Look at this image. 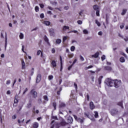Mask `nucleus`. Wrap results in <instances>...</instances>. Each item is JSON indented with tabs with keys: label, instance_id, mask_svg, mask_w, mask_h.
<instances>
[{
	"label": "nucleus",
	"instance_id": "393cba45",
	"mask_svg": "<svg viewBox=\"0 0 128 128\" xmlns=\"http://www.w3.org/2000/svg\"><path fill=\"white\" fill-rule=\"evenodd\" d=\"M60 42H62V40L57 39L56 40V44H60Z\"/></svg>",
	"mask_w": 128,
	"mask_h": 128
},
{
	"label": "nucleus",
	"instance_id": "7c9ffc66",
	"mask_svg": "<svg viewBox=\"0 0 128 128\" xmlns=\"http://www.w3.org/2000/svg\"><path fill=\"white\" fill-rule=\"evenodd\" d=\"M52 105L54 108V110H56V102H53Z\"/></svg>",
	"mask_w": 128,
	"mask_h": 128
},
{
	"label": "nucleus",
	"instance_id": "2eb2a0df",
	"mask_svg": "<svg viewBox=\"0 0 128 128\" xmlns=\"http://www.w3.org/2000/svg\"><path fill=\"white\" fill-rule=\"evenodd\" d=\"M32 127L34 128H38V123L37 122H34L33 124Z\"/></svg>",
	"mask_w": 128,
	"mask_h": 128
},
{
	"label": "nucleus",
	"instance_id": "052dcab7",
	"mask_svg": "<svg viewBox=\"0 0 128 128\" xmlns=\"http://www.w3.org/2000/svg\"><path fill=\"white\" fill-rule=\"evenodd\" d=\"M98 34V36H102V32H99Z\"/></svg>",
	"mask_w": 128,
	"mask_h": 128
},
{
	"label": "nucleus",
	"instance_id": "864d4df0",
	"mask_svg": "<svg viewBox=\"0 0 128 128\" xmlns=\"http://www.w3.org/2000/svg\"><path fill=\"white\" fill-rule=\"evenodd\" d=\"M52 54H54V52H56V50L54 49V48H52Z\"/></svg>",
	"mask_w": 128,
	"mask_h": 128
},
{
	"label": "nucleus",
	"instance_id": "5701e85b",
	"mask_svg": "<svg viewBox=\"0 0 128 128\" xmlns=\"http://www.w3.org/2000/svg\"><path fill=\"white\" fill-rule=\"evenodd\" d=\"M94 118H98V112L96 111L94 112Z\"/></svg>",
	"mask_w": 128,
	"mask_h": 128
},
{
	"label": "nucleus",
	"instance_id": "4468645a",
	"mask_svg": "<svg viewBox=\"0 0 128 128\" xmlns=\"http://www.w3.org/2000/svg\"><path fill=\"white\" fill-rule=\"evenodd\" d=\"M99 55H100V53H98V52H97L94 55H92V57L96 58H98Z\"/></svg>",
	"mask_w": 128,
	"mask_h": 128
},
{
	"label": "nucleus",
	"instance_id": "603ef678",
	"mask_svg": "<svg viewBox=\"0 0 128 128\" xmlns=\"http://www.w3.org/2000/svg\"><path fill=\"white\" fill-rule=\"evenodd\" d=\"M40 52H42V51L40 50H39L37 52V56H40Z\"/></svg>",
	"mask_w": 128,
	"mask_h": 128
},
{
	"label": "nucleus",
	"instance_id": "de8ad7c7",
	"mask_svg": "<svg viewBox=\"0 0 128 128\" xmlns=\"http://www.w3.org/2000/svg\"><path fill=\"white\" fill-rule=\"evenodd\" d=\"M80 60L82 62H84V57H82V56H80Z\"/></svg>",
	"mask_w": 128,
	"mask_h": 128
},
{
	"label": "nucleus",
	"instance_id": "412c9836",
	"mask_svg": "<svg viewBox=\"0 0 128 128\" xmlns=\"http://www.w3.org/2000/svg\"><path fill=\"white\" fill-rule=\"evenodd\" d=\"M122 101H121L120 102H118V106H121L122 108H124V106L122 105Z\"/></svg>",
	"mask_w": 128,
	"mask_h": 128
},
{
	"label": "nucleus",
	"instance_id": "473e14b6",
	"mask_svg": "<svg viewBox=\"0 0 128 128\" xmlns=\"http://www.w3.org/2000/svg\"><path fill=\"white\" fill-rule=\"evenodd\" d=\"M74 50H76V47H74V46H72L70 48V50L71 52H74Z\"/></svg>",
	"mask_w": 128,
	"mask_h": 128
},
{
	"label": "nucleus",
	"instance_id": "7ed1b4c3",
	"mask_svg": "<svg viewBox=\"0 0 128 128\" xmlns=\"http://www.w3.org/2000/svg\"><path fill=\"white\" fill-rule=\"evenodd\" d=\"M42 80V74H38L36 78V84H38Z\"/></svg>",
	"mask_w": 128,
	"mask_h": 128
},
{
	"label": "nucleus",
	"instance_id": "4c0bfd02",
	"mask_svg": "<svg viewBox=\"0 0 128 128\" xmlns=\"http://www.w3.org/2000/svg\"><path fill=\"white\" fill-rule=\"evenodd\" d=\"M101 60H102V62H104V60H106V56L103 55V56L101 57Z\"/></svg>",
	"mask_w": 128,
	"mask_h": 128
},
{
	"label": "nucleus",
	"instance_id": "423d86ee",
	"mask_svg": "<svg viewBox=\"0 0 128 128\" xmlns=\"http://www.w3.org/2000/svg\"><path fill=\"white\" fill-rule=\"evenodd\" d=\"M104 70H108V72H112V67L110 66H104Z\"/></svg>",
	"mask_w": 128,
	"mask_h": 128
},
{
	"label": "nucleus",
	"instance_id": "e433bc0d",
	"mask_svg": "<svg viewBox=\"0 0 128 128\" xmlns=\"http://www.w3.org/2000/svg\"><path fill=\"white\" fill-rule=\"evenodd\" d=\"M83 32L84 34H88V32L86 30H83Z\"/></svg>",
	"mask_w": 128,
	"mask_h": 128
},
{
	"label": "nucleus",
	"instance_id": "f257e3e1",
	"mask_svg": "<svg viewBox=\"0 0 128 128\" xmlns=\"http://www.w3.org/2000/svg\"><path fill=\"white\" fill-rule=\"evenodd\" d=\"M105 82L107 86H112L114 84L115 88H120V84H122L121 80H112L110 78L106 79Z\"/></svg>",
	"mask_w": 128,
	"mask_h": 128
},
{
	"label": "nucleus",
	"instance_id": "c9c22d12",
	"mask_svg": "<svg viewBox=\"0 0 128 128\" xmlns=\"http://www.w3.org/2000/svg\"><path fill=\"white\" fill-rule=\"evenodd\" d=\"M124 28V23H122V24L120 26V28L121 30H122V28Z\"/></svg>",
	"mask_w": 128,
	"mask_h": 128
},
{
	"label": "nucleus",
	"instance_id": "c85d7f7f",
	"mask_svg": "<svg viewBox=\"0 0 128 128\" xmlns=\"http://www.w3.org/2000/svg\"><path fill=\"white\" fill-rule=\"evenodd\" d=\"M69 29H70V27L66 26H64L63 30H69Z\"/></svg>",
	"mask_w": 128,
	"mask_h": 128
},
{
	"label": "nucleus",
	"instance_id": "4d7b16f0",
	"mask_svg": "<svg viewBox=\"0 0 128 128\" xmlns=\"http://www.w3.org/2000/svg\"><path fill=\"white\" fill-rule=\"evenodd\" d=\"M74 86L76 90H78V84H76V83H74Z\"/></svg>",
	"mask_w": 128,
	"mask_h": 128
},
{
	"label": "nucleus",
	"instance_id": "4be33fe9",
	"mask_svg": "<svg viewBox=\"0 0 128 128\" xmlns=\"http://www.w3.org/2000/svg\"><path fill=\"white\" fill-rule=\"evenodd\" d=\"M128 10H126V9H124L122 10V12L121 13L122 16H124V14H126V12Z\"/></svg>",
	"mask_w": 128,
	"mask_h": 128
},
{
	"label": "nucleus",
	"instance_id": "3c124183",
	"mask_svg": "<svg viewBox=\"0 0 128 128\" xmlns=\"http://www.w3.org/2000/svg\"><path fill=\"white\" fill-rule=\"evenodd\" d=\"M72 66H74V65L72 64L68 67V70H70V68H72Z\"/></svg>",
	"mask_w": 128,
	"mask_h": 128
},
{
	"label": "nucleus",
	"instance_id": "0eeeda50",
	"mask_svg": "<svg viewBox=\"0 0 128 128\" xmlns=\"http://www.w3.org/2000/svg\"><path fill=\"white\" fill-rule=\"evenodd\" d=\"M6 36H5V46L4 48L5 50H6V46H8V38L6 37Z\"/></svg>",
	"mask_w": 128,
	"mask_h": 128
},
{
	"label": "nucleus",
	"instance_id": "9d476101",
	"mask_svg": "<svg viewBox=\"0 0 128 128\" xmlns=\"http://www.w3.org/2000/svg\"><path fill=\"white\" fill-rule=\"evenodd\" d=\"M66 124H68V123L66 122L64 120H62L61 122L60 123V126H66Z\"/></svg>",
	"mask_w": 128,
	"mask_h": 128
},
{
	"label": "nucleus",
	"instance_id": "e2e57ef3",
	"mask_svg": "<svg viewBox=\"0 0 128 128\" xmlns=\"http://www.w3.org/2000/svg\"><path fill=\"white\" fill-rule=\"evenodd\" d=\"M26 92H28V88H26L25 90L23 92V94H26Z\"/></svg>",
	"mask_w": 128,
	"mask_h": 128
},
{
	"label": "nucleus",
	"instance_id": "bf43d9fd",
	"mask_svg": "<svg viewBox=\"0 0 128 128\" xmlns=\"http://www.w3.org/2000/svg\"><path fill=\"white\" fill-rule=\"evenodd\" d=\"M68 56L69 58H72V56H74V54H68Z\"/></svg>",
	"mask_w": 128,
	"mask_h": 128
},
{
	"label": "nucleus",
	"instance_id": "20e7f679",
	"mask_svg": "<svg viewBox=\"0 0 128 128\" xmlns=\"http://www.w3.org/2000/svg\"><path fill=\"white\" fill-rule=\"evenodd\" d=\"M30 94H32L33 98H36L38 96V92H36L34 91V90L33 89L30 91Z\"/></svg>",
	"mask_w": 128,
	"mask_h": 128
},
{
	"label": "nucleus",
	"instance_id": "bb28decb",
	"mask_svg": "<svg viewBox=\"0 0 128 128\" xmlns=\"http://www.w3.org/2000/svg\"><path fill=\"white\" fill-rule=\"evenodd\" d=\"M84 116L85 118H90V115L88 114H87L86 112L84 113Z\"/></svg>",
	"mask_w": 128,
	"mask_h": 128
},
{
	"label": "nucleus",
	"instance_id": "aec40b11",
	"mask_svg": "<svg viewBox=\"0 0 128 128\" xmlns=\"http://www.w3.org/2000/svg\"><path fill=\"white\" fill-rule=\"evenodd\" d=\"M49 32H50V36H54V32L53 28H50Z\"/></svg>",
	"mask_w": 128,
	"mask_h": 128
},
{
	"label": "nucleus",
	"instance_id": "f8f14e48",
	"mask_svg": "<svg viewBox=\"0 0 128 128\" xmlns=\"http://www.w3.org/2000/svg\"><path fill=\"white\" fill-rule=\"evenodd\" d=\"M54 127L56 128H60V123L56 122L54 124Z\"/></svg>",
	"mask_w": 128,
	"mask_h": 128
},
{
	"label": "nucleus",
	"instance_id": "338daca9",
	"mask_svg": "<svg viewBox=\"0 0 128 128\" xmlns=\"http://www.w3.org/2000/svg\"><path fill=\"white\" fill-rule=\"evenodd\" d=\"M7 94H10V90H8L6 92Z\"/></svg>",
	"mask_w": 128,
	"mask_h": 128
},
{
	"label": "nucleus",
	"instance_id": "a211bd4d",
	"mask_svg": "<svg viewBox=\"0 0 128 128\" xmlns=\"http://www.w3.org/2000/svg\"><path fill=\"white\" fill-rule=\"evenodd\" d=\"M51 64L54 68H56V61L54 60H52Z\"/></svg>",
	"mask_w": 128,
	"mask_h": 128
},
{
	"label": "nucleus",
	"instance_id": "49530a36",
	"mask_svg": "<svg viewBox=\"0 0 128 128\" xmlns=\"http://www.w3.org/2000/svg\"><path fill=\"white\" fill-rule=\"evenodd\" d=\"M40 18H44V14H40Z\"/></svg>",
	"mask_w": 128,
	"mask_h": 128
},
{
	"label": "nucleus",
	"instance_id": "ea45409f",
	"mask_svg": "<svg viewBox=\"0 0 128 128\" xmlns=\"http://www.w3.org/2000/svg\"><path fill=\"white\" fill-rule=\"evenodd\" d=\"M96 15L97 16H100V10H96Z\"/></svg>",
	"mask_w": 128,
	"mask_h": 128
},
{
	"label": "nucleus",
	"instance_id": "a18cd8bd",
	"mask_svg": "<svg viewBox=\"0 0 128 128\" xmlns=\"http://www.w3.org/2000/svg\"><path fill=\"white\" fill-rule=\"evenodd\" d=\"M78 24H82V21L79 20L77 22Z\"/></svg>",
	"mask_w": 128,
	"mask_h": 128
},
{
	"label": "nucleus",
	"instance_id": "13d9d810",
	"mask_svg": "<svg viewBox=\"0 0 128 128\" xmlns=\"http://www.w3.org/2000/svg\"><path fill=\"white\" fill-rule=\"evenodd\" d=\"M38 104H42V99H41V98H40V99H38Z\"/></svg>",
	"mask_w": 128,
	"mask_h": 128
},
{
	"label": "nucleus",
	"instance_id": "774afa93",
	"mask_svg": "<svg viewBox=\"0 0 128 128\" xmlns=\"http://www.w3.org/2000/svg\"><path fill=\"white\" fill-rule=\"evenodd\" d=\"M124 40H125V42H128V38L126 37V38H124Z\"/></svg>",
	"mask_w": 128,
	"mask_h": 128
},
{
	"label": "nucleus",
	"instance_id": "ddd939ff",
	"mask_svg": "<svg viewBox=\"0 0 128 128\" xmlns=\"http://www.w3.org/2000/svg\"><path fill=\"white\" fill-rule=\"evenodd\" d=\"M59 108H66V104L64 102H60L59 104Z\"/></svg>",
	"mask_w": 128,
	"mask_h": 128
},
{
	"label": "nucleus",
	"instance_id": "1a4fd4ad",
	"mask_svg": "<svg viewBox=\"0 0 128 128\" xmlns=\"http://www.w3.org/2000/svg\"><path fill=\"white\" fill-rule=\"evenodd\" d=\"M90 110H94L96 106H94V102H90Z\"/></svg>",
	"mask_w": 128,
	"mask_h": 128
},
{
	"label": "nucleus",
	"instance_id": "9b49d317",
	"mask_svg": "<svg viewBox=\"0 0 128 128\" xmlns=\"http://www.w3.org/2000/svg\"><path fill=\"white\" fill-rule=\"evenodd\" d=\"M22 70H26V63L23 60H22Z\"/></svg>",
	"mask_w": 128,
	"mask_h": 128
},
{
	"label": "nucleus",
	"instance_id": "72a5a7b5",
	"mask_svg": "<svg viewBox=\"0 0 128 128\" xmlns=\"http://www.w3.org/2000/svg\"><path fill=\"white\" fill-rule=\"evenodd\" d=\"M48 78L49 80H52V78H54V76H52V75L49 76L48 77Z\"/></svg>",
	"mask_w": 128,
	"mask_h": 128
},
{
	"label": "nucleus",
	"instance_id": "69168bd1",
	"mask_svg": "<svg viewBox=\"0 0 128 128\" xmlns=\"http://www.w3.org/2000/svg\"><path fill=\"white\" fill-rule=\"evenodd\" d=\"M38 27H36V28L32 29L31 32H34V30H38Z\"/></svg>",
	"mask_w": 128,
	"mask_h": 128
},
{
	"label": "nucleus",
	"instance_id": "b1692460",
	"mask_svg": "<svg viewBox=\"0 0 128 128\" xmlns=\"http://www.w3.org/2000/svg\"><path fill=\"white\" fill-rule=\"evenodd\" d=\"M44 24H46V26H50V22L48 21H44Z\"/></svg>",
	"mask_w": 128,
	"mask_h": 128
},
{
	"label": "nucleus",
	"instance_id": "0e129e2a",
	"mask_svg": "<svg viewBox=\"0 0 128 128\" xmlns=\"http://www.w3.org/2000/svg\"><path fill=\"white\" fill-rule=\"evenodd\" d=\"M64 8L66 10H68V6H65Z\"/></svg>",
	"mask_w": 128,
	"mask_h": 128
},
{
	"label": "nucleus",
	"instance_id": "6ab92c4d",
	"mask_svg": "<svg viewBox=\"0 0 128 128\" xmlns=\"http://www.w3.org/2000/svg\"><path fill=\"white\" fill-rule=\"evenodd\" d=\"M104 76H100L98 79V84H102V80Z\"/></svg>",
	"mask_w": 128,
	"mask_h": 128
},
{
	"label": "nucleus",
	"instance_id": "dca6fc26",
	"mask_svg": "<svg viewBox=\"0 0 128 128\" xmlns=\"http://www.w3.org/2000/svg\"><path fill=\"white\" fill-rule=\"evenodd\" d=\"M93 8L94 10H98V8H100V6H98L95 4L93 6Z\"/></svg>",
	"mask_w": 128,
	"mask_h": 128
},
{
	"label": "nucleus",
	"instance_id": "5fc2aeb1",
	"mask_svg": "<svg viewBox=\"0 0 128 128\" xmlns=\"http://www.w3.org/2000/svg\"><path fill=\"white\" fill-rule=\"evenodd\" d=\"M62 63L60 64V72H62Z\"/></svg>",
	"mask_w": 128,
	"mask_h": 128
},
{
	"label": "nucleus",
	"instance_id": "8fccbe9b",
	"mask_svg": "<svg viewBox=\"0 0 128 128\" xmlns=\"http://www.w3.org/2000/svg\"><path fill=\"white\" fill-rule=\"evenodd\" d=\"M32 108V103H29V104H28V108Z\"/></svg>",
	"mask_w": 128,
	"mask_h": 128
},
{
	"label": "nucleus",
	"instance_id": "39448f33",
	"mask_svg": "<svg viewBox=\"0 0 128 128\" xmlns=\"http://www.w3.org/2000/svg\"><path fill=\"white\" fill-rule=\"evenodd\" d=\"M118 111L116 108L112 109L110 111V114L112 116H116V114H118Z\"/></svg>",
	"mask_w": 128,
	"mask_h": 128
},
{
	"label": "nucleus",
	"instance_id": "a878e982",
	"mask_svg": "<svg viewBox=\"0 0 128 128\" xmlns=\"http://www.w3.org/2000/svg\"><path fill=\"white\" fill-rule=\"evenodd\" d=\"M43 98L44 100H46V102H48V98L47 96H43Z\"/></svg>",
	"mask_w": 128,
	"mask_h": 128
},
{
	"label": "nucleus",
	"instance_id": "09e8293b",
	"mask_svg": "<svg viewBox=\"0 0 128 128\" xmlns=\"http://www.w3.org/2000/svg\"><path fill=\"white\" fill-rule=\"evenodd\" d=\"M39 5L41 8H44V4H39Z\"/></svg>",
	"mask_w": 128,
	"mask_h": 128
},
{
	"label": "nucleus",
	"instance_id": "37998d69",
	"mask_svg": "<svg viewBox=\"0 0 128 128\" xmlns=\"http://www.w3.org/2000/svg\"><path fill=\"white\" fill-rule=\"evenodd\" d=\"M66 40H68V37L67 36H64L63 38V40H62L63 42H66Z\"/></svg>",
	"mask_w": 128,
	"mask_h": 128
},
{
	"label": "nucleus",
	"instance_id": "f704fd0d",
	"mask_svg": "<svg viewBox=\"0 0 128 128\" xmlns=\"http://www.w3.org/2000/svg\"><path fill=\"white\" fill-rule=\"evenodd\" d=\"M20 40H22V38H24V34H22V33L20 34Z\"/></svg>",
	"mask_w": 128,
	"mask_h": 128
},
{
	"label": "nucleus",
	"instance_id": "a19ab883",
	"mask_svg": "<svg viewBox=\"0 0 128 128\" xmlns=\"http://www.w3.org/2000/svg\"><path fill=\"white\" fill-rule=\"evenodd\" d=\"M34 70V68H32L31 70L30 76H33Z\"/></svg>",
	"mask_w": 128,
	"mask_h": 128
},
{
	"label": "nucleus",
	"instance_id": "c756f323",
	"mask_svg": "<svg viewBox=\"0 0 128 128\" xmlns=\"http://www.w3.org/2000/svg\"><path fill=\"white\" fill-rule=\"evenodd\" d=\"M96 24L98 25V26H100V23L98 22V20H96Z\"/></svg>",
	"mask_w": 128,
	"mask_h": 128
},
{
	"label": "nucleus",
	"instance_id": "6e6d98bb",
	"mask_svg": "<svg viewBox=\"0 0 128 128\" xmlns=\"http://www.w3.org/2000/svg\"><path fill=\"white\" fill-rule=\"evenodd\" d=\"M74 32V34H78V31L76 30H72L70 32Z\"/></svg>",
	"mask_w": 128,
	"mask_h": 128
},
{
	"label": "nucleus",
	"instance_id": "f3484780",
	"mask_svg": "<svg viewBox=\"0 0 128 128\" xmlns=\"http://www.w3.org/2000/svg\"><path fill=\"white\" fill-rule=\"evenodd\" d=\"M44 40L48 44H50V42H48V38L46 36H44Z\"/></svg>",
	"mask_w": 128,
	"mask_h": 128
},
{
	"label": "nucleus",
	"instance_id": "79ce46f5",
	"mask_svg": "<svg viewBox=\"0 0 128 128\" xmlns=\"http://www.w3.org/2000/svg\"><path fill=\"white\" fill-rule=\"evenodd\" d=\"M52 118L53 120H58V116H52Z\"/></svg>",
	"mask_w": 128,
	"mask_h": 128
},
{
	"label": "nucleus",
	"instance_id": "c03bdc74",
	"mask_svg": "<svg viewBox=\"0 0 128 128\" xmlns=\"http://www.w3.org/2000/svg\"><path fill=\"white\" fill-rule=\"evenodd\" d=\"M94 66H88V67H86L85 68V70H88V68H93Z\"/></svg>",
	"mask_w": 128,
	"mask_h": 128
},
{
	"label": "nucleus",
	"instance_id": "f03ea898",
	"mask_svg": "<svg viewBox=\"0 0 128 128\" xmlns=\"http://www.w3.org/2000/svg\"><path fill=\"white\" fill-rule=\"evenodd\" d=\"M74 118H75L77 122H80L81 124H82V122H84V118H78V116L76 115H73Z\"/></svg>",
	"mask_w": 128,
	"mask_h": 128
},
{
	"label": "nucleus",
	"instance_id": "2f4dec72",
	"mask_svg": "<svg viewBox=\"0 0 128 128\" xmlns=\"http://www.w3.org/2000/svg\"><path fill=\"white\" fill-rule=\"evenodd\" d=\"M120 62H124V57H121L120 58Z\"/></svg>",
	"mask_w": 128,
	"mask_h": 128
},
{
	"label": "nucleus",
	"instance_id": "680f3d73",
	"mask_svg": "<svg viewBox=\"0 0 128 128\" xmlns=\"http://www.w3.org/2000/svg\"><path fill=\"white\" fill-rule=\"evenodd\" d=\"M10 84V80H7L6 82V84Z\"/></svg>",
	"mask_w": 128,
	"mask_h": 128
},
{
	"label": "nucleus",
	"instance_id": "6e6552de",
	"mask_svg": "<svg viewBox=\"0 0 128 128\" xmlns=\"http://www.w3.org/2000/svg\"><path fill=\"white\" fill-rule=\"evenodd\" d=\"M67 121L68 124H72V122L73 120L72 117L70 116L67 118Z\"/></svg>",
	"mask_w": 128,
	"mask_h": 128
},
{
	"label": "nucleus",
	"instance_id": "cd10ccee",
	"mask_svg": "<svg viewBox=\"0 0 128 128\" xmlns=\"http://www.w3.org/2000/svg\"><path fill=\"white\" fill-rule=\"evenodd\" d=\"M50 4H52L53 6H56V4H58V2H50Z\"/></svg>",
	"mask_w": 128,
	"mask_h": 128
},
{
	"label": "nucleus",
	"instance_id": "58836bf2",
	"mask_svg": "<svg viewBox=\"0 0 128 128\" xmlns=\"http://www.w3.org/2000/svg\"><path fill=\"white\" fill-rule=\"evenodd\" d=\"M39 10H40V8L38 6H35V10L36 12H38Z\"/></svg>",
	"mask_w": 128,
	"mask_h": 128
}]
</instances>
